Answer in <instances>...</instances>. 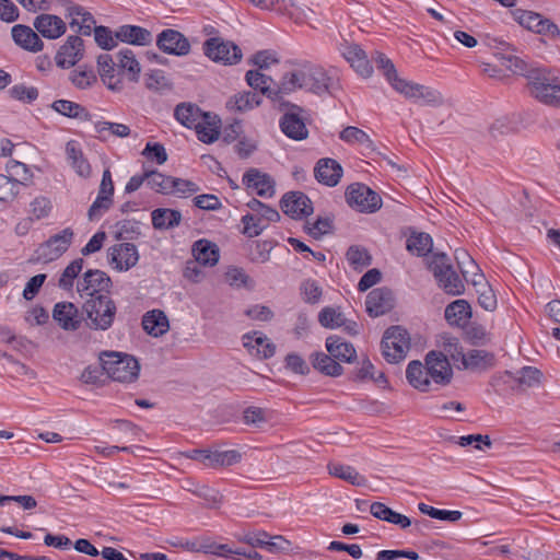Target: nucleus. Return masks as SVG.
<instances>
[{"label": "nucleus", "instance_id": "nucleus-1", "mask_svg": "<svg viewBox=\"0 0 560 560\" xmlns=\"http://www.w3.org/2000/svg\"><path fill=\"white\" fill-rule=\"evenodd\" d=\"M329 77L325 70L308 61H295L287 65L279 80L280 97L298 91L322 94L328 90Z\"/></svg>", "mask_w": 560, "mask_h": 560}, {"label": "nucleus", "instance_id": "nucleus-2", "mask_svg": "<svg viewBox=\"0 0 560 560\" xmlns=\"http://www.w3.org/2000/svg\"><path fill=\"white\" fill-rule=\"evenodd\" d=\"M375 61L377 68L383 71L393 89L406 98L421 105L435 106L443 103L442 94L438 90L400 78L393 62L385 55L377 52Z\"/></svg>", "mask_w": 560, "mask_h": 560}, {"label": "nucleus", "instance_id": "nucleus-3", "mask_svg": "<svg viewBox=\"0 0 560 560\" xmlns=\"http://www.w3.org/2000/svg\"><path fill=\"white\" fill-rule=\"evenodd\" d=\"M103 371L114 382L121 384L136 383L140 375V363L127 353L108 351L100 357Z\"/></svg>", "mask_w": 560, "mask_h": 560}, {"label": "nucleus", "instance_id": "nucleus-4", "mask_svg": "<svg viewBox=\"0 0 560 560\" xmlns=\"http://www.w3.org/2000/svg\"><path fill=\"white\" fill-rule=\"evenodd\" d=\"M83 312L90 328L106 330L114 323L117 307L107 294H98L96 298L86 299L83 303Z\"/></svg>", "mask_w": 560, "mask_h": 560}, {"label": "nucleus", "instance_id": "nucleus-5", "mask_svg": "<svg viewBox=\"0 0 560 560\" xmlns=\"http://www.w3.org/2000/svg\"><path fill=\"white\" fill-rule=\"evenodd\" d=\"M529 92L540 103L560 108V82L545 71L532 72L528 78Z\"/></svg>", "mask_w": 560, "mask_h": 560}, {"label": "nucleus", "instance_id": "nucleus-6", "mask_svg": "<svg viewBox=\"0 0 560 560\" xmlns=\"http://www.w3.org/2000/svg\"><path fill=\"white\" fill-rule=\"evenodd\" d=\"M410 347V335L405 328L393 326L385 330L382 348L383 355L389 363H398L404 360Z\"/></svg>", "mask_w": 560, "mask_h": 560}, {"label": "nucleus", "instance_id": "nucleus-7", "mask_svg": "<svg viewBox=\"0 0 560 560\" xmlns=\"http://www.w3.org/2000/svg\"><path fill=\"white\" fill-rule=\"evenodd\" d=\"M346 200L352 209L362 213H374L382 207L381 196L361 183L348 186Z\"/></svg>", "mask_w": 560, "mask_h": 560}, {"label": "nucleus", "instance_id": "nucleus-8", "mask_svg": "<svg viewBox=\"0 0 560 560\" xmlns=\"http://www.w3.org/2000/svg\"><path fill=\"white\" fill-rule=\"evenodd\" d=\"M72 228H66L51 235L35 250V259L42 262H50L61 257L71 246L74 238Z\"/></svg>", "mask_w": 560, "mask_h": 560}, {"label": "nucleus", "instance_id": "nucleus-9", "mask_svg": "<svg viewBox=\"0 0 560 560\" xmlns=\"http://www.w3.org/2000/svg\"><path fill=\"white\" fill-rule=\"evenodd\" d=\"M108 262L117 271H128L139 261L137 246L132 243H117L107 250Z\"/></svg>", "mask_w": 560, "mask_h": 560}, {"label": "nucleus", "instance_id": "nucleus-10", "mask_svg": "<svg viewBox=\"0 0 560 560\" xmlns=\"http://www.w3.org/2000/svg\"><path fill=\"white\" fill-rule=\"evenodd\" d=\"M110 287L109 277L101 270H88L77 283V291L81 298H96L105 294Z\"/></svg>", "mask_w": 560, "mask_h": 560}, {"label": "nucleus", "instance_id": "nucleus-11", "mask_svg": "<svg viewBox=\"0 0 560 560\" xmlns=\"http://www.w3.org/2000/svg\"><path fill=\"white\" fill-rule=\"evenodd\" d=\"M205 54L215 62L233 65L241 60V49L231 42H223L220 38H210L205 43Z\"/></svg>", "mask_w": 560, "mask_h": 560}, {"label": "nucleus", "instance_id": "nucleus-12", "mask_svg": "<svg viewBox=\"0 0 560 560\" xmlns=\"http://www.w3.org/2000/svg\"><path fill=\"white\" fill-rule=\"evenodd\" d=\"M424 362L429 368L431 380L434 381L438 388L451 383L453 369L445 354L439 351H430L425 354Z\"/></svg>", "mask_w": 560, "mask_h": 560}, {"label": "nucleus", "instance_id": "nucleus-13", "mask_svg": "<svg viewBox=\"0 0 560 560\" xmlns=\"http://www.w3.org/2000/svg\"><path fill=\"white\" fill-rule=\"evenodd\" d=\"M114 184L109 170L103 172L100 189L96 199L89 209L90 220L102 217L113 205Z\"/></svg>", "mask_w": 560, "mask_h": 560}, {"label": "nucleus", "instance_id": "nucleus-14", "mask_svg": "<svg viewBox=\"0 0 560 560\" xmlns=\"http://www.w3.org/2000/svg\"><path fill=\"white\" fill-rule=\"evenodd\" d=\"M156 45L168 55L186 56L190 51L188 39L178 31L172 28L164 30L159 34Z\"/></svg>", "mask_w": 560, "mask_h": 560}, {"label": "nucleus", "instance_id": "nucleus-15", "mask_svg": "<svg viewBox=\"0 0 560 560\" xmlns=\"http://www.w3.org/2000/svg\"><path fill=\"white\" fill-rule=\"evenodd\" d=\"M406 378L408 383L417 390L428 393L439 389L431 375L425 362L418 360L411 361L406 370Z\"/></svg>", "mask_w": 560, "mask_h": 560}, {"label": "nucleus", "instance_id": "nucleus-16", "mask_svg": "<svg viewBox=\"0 0 560 560\" xmlns=\"http://www.w3.org/2000/svg\"><path fill=\"white\" fill-rule=\"evenodd\" d=\"M83 51L82 38L69 36L56 54V65L62 69H68L82 59Z\"/></svg>", "mask_w": 560, "mask_h": 560}, {"label": "nucleus", "instance_id": "nucleus-17", "mask_svg": "<svg viewBox=\"0 0 560 560\" xmlns=\"http://www.w3.org/2000/svg\"><path fill=\"white\" fill-rule=\"evenodd\" d=\"M242 340L244 348L255 358L269 359L276 352L275 343L260 331L246 334Z\"/></svg>", "mask_w": 560, "mask_h": 560}, {"label": "nucleus", "instance_id": "nucleus-18", "mask_svg": "<svg viewBox=\"0 0 560 560\" xmlns=\"http://www.w3.org/2000/svg\"><path fill=\"white\" fill-rule=\"evenodd\" d=\"M282 211L293 219H301L313 212L310 198L300 191L285 194L281 200Z\"/></svg>", "mask_w": 560, "mask_h": 560}, {"label": "nucleus", "instance_id": "nucleus-19", "mask_svg": "<svg viewBox=\"0 0 560 560\" xmlns=\"http://www.w3.org/2000/svg\"><path fill=\"white\" fill-rule=\"evenodd\" d=\"M464 369L472 372H485L495 365V355L485 349H471L460 354Z\"/></svg>", "mask_w": 560, "mask_h": 560}, {"label": "nucleus", "instance_id": "nucleus-20", "mask_svg": "<svg viewBox=\"0 0 560 560\" xmlns=\"http://www.w3.org/2000/svg\"><path fill=\"white\" fill-rule=\"evenodd\" d=\"M319 324L329 329L343 327L349 335H357L359 326L355 322L348 320L343 314L335 307H324L318 314Z\"/></svg>", "mask_w": 560, "mask_h": 560}, {"label": "nucleus", "instance_id": "nucleus-21", "mask_svg": "<svg viewBox=\"0 0 560 560\" xmlns=\"http://www.w3.org/2000/svg\"><path fill=\"white\" fill-rule=\"evenodd\" d=\"M34 28L45 38L57 39L67 30L63 20L55 14H39L34 20Z\"/></svg>", "mask_w": 560, "mask_h": 560}, {"label": "nucleus", "instance_id": "nucleus-22", "mask_svg": "<svg viewBox=\"0 0 560 560\" xmlns=\"http://www.w3.org/2000/svg\"><path fill=\"white\" fill-rule=\"evenodd\" d=\"M342 167L334 159L324 158L318 160L314 168L315 178L323 185L334 187L342 177Z\"/></svg>", "mask_w": 560, "mask_h": 560}, {"label": "nucleus", "instance_id": "nucleus-23", "mask_svg": "<svg viewBox=\"0 0 560 560\" xmlns=\"http://www.w3.org/2000/svg\"><path fill=\"white\" fill-rule=\"evenodd\" d=\"M366 311L373 317L389 312L394 306L393 293L388 289L380 288L371 291L365 301Z\"/></svg>", "mask_w": 560, "mask_h": 560}, {"label": "nucleus", "instance_id": "nucleus-24", "mask_svg": "<svg viewBox=\"0 0 560 560\" xmlns=\"http://www.w3.org/2000/svg\"><path fill=\"white\" fill-rule=\"evenodd\" d=\"M302 108L294 106L293 112L283 115L280 127L283 133L293 140H304L308 136V130L304 120L300 116Z\"/></svg>", "mask_w": 560, "mask_h": 560}, {"label": "nucleus", "instance_id": "nucleus-25", "mask_svg": "<svg viewBox=\"0 0 560 560\" xmlns=\"http://www.w3.org/2000/svg\"><path fill=\"white\" fill-rule=\"evenodd\" d=\"M243 184L260 197H271L275 194L272 179L256 168H250L244 174Z\"/></svg>", "mask_w": 560, "mask_h": 560}, {"label": "nucleus", "instance_id": "nucleus-26", "mask_svg": "<svg viewBox=\"0 0 560 560\" xmlns=\"http://www.w3.org/2000/svg\"><path fill=\"white\" fill-rule=\"evenodd\" d=\"M66 158L73 171L82 178H89L92 174L91 165L84 156L80 143L70 140L66 144Z\"/></svg>", "mask_w": 560, "mask_h": 560}, {"label": "nucleus", "instance_id": "nucleus-27", "mask_svg": "<svg viewBox=\"0 0 560 560\" xmlns=\"http://www.w3.org/2000/svg\"><path fill=\"white\" fill-rule=\"evenodd\" d=\"M52 318L65 330H77L81 320L77 306L71 302H59L52 311Z\"/></svg>", "mask_w": 560, "mask_h": 560}, {"label": "nucleus", "instance_id": "nucleus-28", "mask_svg": "<svg viewBox=\"0 0 560 560\" xmlns=\"http://www.w3.org/2000/svg\"><path fill=\"white\" fill-rule=\"evenodd\" d=\"M11 34L14 43L27 51L37 52L43 49L42 39L30 26L16 24L12 27Z\"/></svg>", "mask_w": 560, "mask_h": 560}, {"label": "nucleus", "instance_id": "nucleus-29", "mask_svg": "<svg viewBox=\"0 0 560 560\" xmlns=\"http://www.w3.org/2000/svg\"><path fill=\"white\" fill-rule=\"evenodd\" d=\"M67 16L70 18V26L83 35H90L95 20L93 15L84 8L78 4H69L67 7Z\"/></svg>", "mask_w": 560, "mask_h": 560}, {"label": "nucleus", "instance_id": "nucleus-30", "mask_svg": "<svg viewBox=\"0 0 560 560\" xmlns=\"http://www.w3.org/2000/svg\"><path fill=\"white\" fill-rule=\"evenodd\" d=\"M142 327L148 335L158 338L168 331L170 322L163 311L152 310L143 315Z\"/></svg>", "mask_w": 560, "mask_h": 560}, {"label": "nucleus", "instance_id": "nucleus-31", "mask_svg": "<svg viewBox=\"0 0 560 560\" xmlns=\"http://www.w3.org/2000/svg\"><path fill=\"white\" fill-rule=\"evenodd\" d=\"M342 55L361 77L369 78L372 74L373 68L365 52L358 45L345 46Z\"/></svg>", "mask_w": 560, "mask_h": 560}, {"label": "nucleus", "instance_id": "nucleus-32", "mask_svg": "<svg viewBox=\"0 0 560 560\" xmlns=\"http://www.w3.org/2000/svg\"><path fill=\"white\" fill-rule=\"evenodd\" d=\"M116 38L131 45L147 46L152 43L150 31L136 25H122L116 32Z\"/></svg>", "mask_w": 560, "mask_h": 560}, {"label": "nucleus", "instance_id": "nucleus-33", "mask_svg": "<svg viewBox=\"0 0 560 560\" xmlns=\"http://www.w3.org/2000/svg\"><path fill=\"white\" fill-rule=\"evenodd\" d=\"M327 352L336 360L341 362L351 363L357 358V351L352 343L343 341L338 336H329L326 339Z\"/></svg>", "mask_w": 560, "mask_h": 560}, {"label": "nucleus", "instance_id": "nucleus-34", "mask_svg": "<svg viewBox=\"0 0 560 560\" xmlns=\"http://www.w3.org/2000/svg\"><path fill=\"white\" fill-rule=\"evenodd\" d=\"M246 82L255 90H259L264 95L271 100L280 98L279 83L271 88L272 79L258 70H249L246 73Z\"/></svg>", "mask_w": 560, "mask_h": 560}, {"label": "nucleus", "instance_id": "nucleus-35", "mask_svg": "<svg viewBox=\"0 0 560 560\" xmlns=\"http://www.w3.org/2000/svg\"><path fill=\"white\" fill-rule=\"evenodd\" d=\"M195 260L203 266H214L219 261V248L207 240H199L192 245Z\"/></svg>", "mask_w": 560, "mask_h": 560}, {"label": "nucleus", "instance_id": "nucleus-36", "mask_svg": "<svg viewBox=\"0 0 560 560\" xmlns=\"http://www.w3.org/2000/svg\"><path fill=\"white\" fill-rule=\"evenodd\" d=\"M313 368L319 373L337 377L343 373V368L329 353L315 352L311 355Z\"/></svg>", "mask_w": 560, "mask_h": 560}, {"label": "nucleus", "instance_id": "nucleus-37", "mask_svg": "<svg viewBox=\"0 0 560 560\" xmlns=\"http://www.w3.org/2000/svg\"><path fill=\"white\" fill-rule=\"evenodd\" d=\"M471 317V307L466 300H456L445 308V319L452 326L460 327Z\"/></svg>", "mask_w": 560, "mask_h": 560}, {"label": "nucleus", "instance_id": "nucleus-38", "mask_svg": "<svg viewBox=\"0 0 560 560\" xmlns=\"http://www.w3.org/2000/svg\"><path fill=\"white\" fill-rule=\"evenodd\" d=\"M198 139L203 143H212L219 139L220 136V120L217 116L205 114L199 124L195 126Z\"/></svg>", "mask_w": 560, "mask_h": 560}, {"label": "nucleus", "instance_id": "nucleus-39", "mask_svg": "<svg viewBox=\"0 0 560 560\" xmlns=\"http://www.w3.org/2000/svg\"><path fill=\"white\" fill-rule=\"evenodd\" d=\"M260 103L261 97L257 93L250 91L240 92L229 98L226 107L231 112L243 113L259 106Z\"/></svg>", "mask_w": 560, "mask_h": 560}, {"label": "nucleus", "instance_id": "nucleus-40", "mask_svg": "<svg viewBox=\"0 0 560 560\" xmlns=\"http://www.w3.org/2000/svg\"><path fill=\"white\" fill-rule=\"evenodd\" d=\"M97 69L102 81L110 90L120 88V80L116 75L115 62L110 55L103 54L97 58Z\"/></svg>", "mask_w": 560, "mask_h": 560}, {"label": "nucleus", "instance_id": "nucleus-41", "mask_svg": "<svg viewBox=\"0 0 560 560\" xmlns=\"http://www.w3.org/2000/svg\"><path fill=\"white\" fill-rule=\"evenodd\" d=\"M327 469L329 475L342 479L352 486L361 487L366 483V479L349 465L329 463Z\"/></svg>", "mask_w": 560, "mask_h": 560}, {"label": "nucleus", "instance_id": "nucleus-42", "mask_svg": "<svg viewBox=\"0 0 560 560\" xmlns=\"http://www.w3.org/2000/svg\"><path fill=\"white\" fill-rule=\"evenodd\" d=\"M472 284L476 288V292L478 294V303L486 311H494L497 307V298L489 285V283L485 280L482 275H476V279L472 281Z\"/></svg>", "mask_w": 560, "mask_h": 560}, {"label": "nucleus", "instance_id": "nucleus-43", "mask_svg": "<svg viewBox=\"0 0 560 560\" xmlns=\"http://www.w3.org/2000/svg\"><path fill=\"white\" fill-rule=\"evenodd\" d=\"M117 65L131 81L138 80L141 73V66L131 49L125 48L118 51Z\"/></svg>", "mask_w": 560, "mask_h": 560}, {"label": "nucleus", "instance_id": "nucleus-44", "mask_svg": "<svg viewBox=\"0 0 560 560\" xmlns=\"http://www.w3.org/2000/svg\"><path fill=\"white\" fill-rule=\"evenodd\" d=\"M206 113H201V110L194 104L183 103L176 106L175 108V118L183 126L188 128H195L199 120L202 119Z\"/></svg>", "mask_w": 560, "mask_h": 560}, {"label": "nucleus", "instance_id": "nucleus-45", "mask_svg": "<svg viewBox=\"0 0 560 560\" xmlns=\"http://www.w3.org/2000/svg\"><path fill=\"white\" fill-rule=\"evenodd\" d=\"M54 110L69 118L90 120V113L82 105L68 100H57L51 104Z\"/></svg>", "mask_w": 560, "mask_h": 560}, {"label": "nucleus", "instance_id": "nucleus-46", "mask_svg": "<svg viewBox=\"0 0 560 560\" xmlns=\"http://www.w3.org/2000/svg\"><path fill=\"white\" fill-rule=\"evenodd\" d=\"M438 287L448 295H460L465 291V284L454 268L439 277Z\"/></svg>", "mask_w": 560, "mask_h": 560}, {"label": "nucleus", "instance_id": "nucleus-47", "mask_svg": "<svg viewBox=\"0 0 560 560\" xmlns=\"http://www.w3.org/2000/svg\"><path fill=\"white\" fill-rule=\"evenodd\" d=\"M94 129L103 140H107L109 137L127 138L131 132L129 126L114 121H97Z\"/></svg>", "mask_w": 560, "mask_h": 560}, {"label": "nucleus", "instance_id": "nucleus-48", "mask_svg": "<svg viewBox=\"0 0 560 560\" xmlns=\"http://www.w3.org/2000/svg\"><path fill=\"white\" fill-rule=\"evenodd\" d=\"M182 214L173 209H156L152 212V224L155 229H171L179 224Z\"/></svg>", "mask_w": 560, "mask_h": 560}, {"label": "nucleus", "instance_id": "nucleus-49", "mask_svg": "<svg viewBox=\"0 0 560 560\" xmlns=\"http://www.w3.org/2000/svg\"><path fill=\"white\" fill-rule=\"evenodd\" d=\"M5 171L8 173V176L11 177L14 182H16V184H19V187L21 185L27 186L32 183V171L27 167L26 164L20 161L9 160L5 164Z\"/></svg>", "mask_w": 560, "mask_h": 560}, {"label": "nucleus", "instance_id": "nucleus-50", "mask_svg": "<svg viewBox=\"0 0 560 560\" xmlns=\"http://www.w3.org/2000/svg\"><path fill=\"white\" fill-rule=\"evenodd\" d=\"M407 249L417 256H427L431 253L433 241L427 233H413L407 240Z\"/></svg>", "mask_w": 560, "mask_h": 560}, {"label": "nucleus", "instance_id": "nucleus-51", "mask_svg": "<svg viewBox=\"0 0 560 560\" xmlns=\"http://www.w3.org/2000/svg\"><path fill=\"white\" fill-rule=\"evenodd\" d=\"M242 454L237 450L211 451L210 467H229L240 463Z\"/></svg>", "mask_w": 560, "mask_h": 560}, {"label": "nucleus", "instance_id": "nucleus-52", "mask_svg": "<svg viewBox=\"0 0 560 560\" xmlns=\"http://www.w3.org/2000/svg\"><path fill=\"white\" fill-rule=\"evenodd\" d=\"M247 207L261 223H266V226L270 222H276L280 219V214L276 209L260 202L257 199H252L247 203Z\"/></svg>", "mask_w": 560, "mask_h": 560}, {"label": "nucleus", "instance_id": "nucleus-53", "mask_svg": "<svg viewBox=\"0 0 560 560\" xmlns=\"http://www.w3.org/2000/svg\"><path fill=\"white\" fill-rule=\"evenodd\" d=\"M271 418V411L265 408L250 406L243 411V422L246 425H253L255 428H262Z\"/></svg>", "mask_w": 560, "mask_h": 560}, {"label": "nucleus", "instance_id": "nucleus-54", "mask_svg": "<svg viewBox=\"0 0 560 560\" xmlns=\"http://www.w3.org/2000/svg\"><path fill=\"white\" fill-rule=\"evenodd\" d=\"M425 264L435 280L453 268L450 258L444 253L432 254L425 259Z\"/></svg>", "mask_w": 560, "mask_h": 560}, {"label": "nucleus", "instance_id": "nucleus-55", "mask_svg": "<svg viewBox=\"0 0 560 560\" xmlns=\"http://www.w3.org/2000/svg\"><path fill=\"white\" fill-rule=\"evenodd\" d=\"M542 373L534 366H525L523 368L515 378L517 384L526 389L537 387L541 384Z\"/></svg>", "mask_w": 560, "mask_h": 560}, {"label": "nucleus", "instance_id": "nucleus-56", "mask_svg": "<svg viewBox=\"0 0 560 560\" xmlns=\"http://www.w3.org/2000/svg\"><path fill=\"white\" fill-rule=\"evenodd\" d=\"M83 268V259L77 258L72 260L62 271L58 285L63 290H70L73 287L74 279L79 276Z\"/></svg>", "mask_w": 560, "mask_h": 560}, {"label": "nucleus", "instance_id": "nucleus-57", "mask_svg": "<svg viewBox=\"0 0 560 560\" xmlns=\"http://www.w3.org/2000/svg\"><path fill=\"white\" fill-rule=\"evenodd\" d=\"M172 177L158 171L147 172V186L160 194H171Z\"/></svg>", "mask_w": 560, "mask_h": 560}, {"label": "nucleus", "instance_id": "nucleus-58", "mask_svg": "<svg viewBox=\"0 0 560 560\" xmlns=\"http://www.w3.org/2000/svg\"><path fill=\"white\" fill-rule=\"evenodd\" d=\"M418 509L421 513L441 521L457 522L463 516L459 511L439 510L425 503H419Z\"/></svg>", "mask_w": 560, "mask_h": 560}, {"label": "nucleus", "instance_id": "nucleus-59", "mask_svg": "<svg viewBox=\"0 0 560 560\" xmlns=\"http://www.w3.org/2000/svg\"><path fill=\"white\" fill-rule=\"evenodd\" d=\"M340 139L350 144H360L365 147H370L372 144V140L370 139L369 135L353 126L345 128L340 132Z\"/></svg>", "mask_w": 560, "mask_h": 560}, {"label": "nucleus", "instance_id": "nucleus-60", "mask_svg": "<svg viewBox=\"0 0 560 560\" xmlns=\"http://www.w3.org/2000/svg\"><path fill=\"white\" fill-rule=\"evenodd\" d=\"M301 295L304 302L316 304L320 301L323 289L316 280L306 279L301 284Z\"/></svg>", "mask_w": 560, "mask_h": 560}, {"label": "nucleus", "instance_id": "nucleus-61", "mask_svg": "<svg viewBox=\"0 0 560 560\" xmlns=\"http://www.w3.org/2000/svg\"><path fill=\"white\" fill-rule=\"evenodd\" d=\"M225 281L229 285L234 288H249L253 285L252 279L246 275V272L237 267H231L225 272Z\"/></svg>", "mask_w": 560, "mask_h": 560}, {"label": "nucleus", "instance_id": "nucleus-62", "mask_svg": "<svg viewBox=\"0 0 560 560\" xmlns=\"http://www.w3.org/2000/svg\"><path fill=\"white\" fill-rule=\"evenodd\" d=\"M20 192V187L8 175H0V200L4 202L13 201Z\"/></svg>", "mask_w": 560, "mask_h": 560}, {"label": "nucleus", "instance_id": "nucleus-63", "mask_svg": "<svg viewBox=\"0 0 560 560\" xmlns=\"http://www.w3.org/2000/svg\"><path fill=\"white\" fill-rule=\"evenodd\" d=\"M279 57L276 51L260 50L253 55L250 62L260 70H268L272 66L279 63Z\"/></svg>", "mask_w": 560, "mask_h": 560}, {"label": "nucleus", "instance_id": "nucleus-64", "mask_svg": "<svg viewBox=\"0 0 560 560\" xmlns=\"http://www.w3.org/2000/svg\"><path fill=\"white\" fill-rule=\"evenodd\" d=\"M499 67L502 70H506L511 73H522L525 70V63L522 59L513 55H497Z\"/></svg>", "mask_w": 560, "mask_h": 560}]
</instances>
